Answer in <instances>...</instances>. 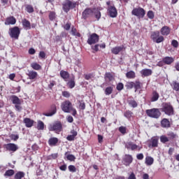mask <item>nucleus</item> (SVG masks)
<instances>
[{"label":"nucleus","instance_id":"obj_62","mask_svg":"<svg viewBox=\"0 0 179 179\" xmlns=\"http://www.w3.org/2000/svg\"><path fill=\"white\" fill-rule=\"evenodd\" d=\"M127 179H136V176L134 172H131Z\"/></svg>","mask_w":179,"mask_h":179},{"label":"nucleus","instance_id":"obj_18","mask_svg":"<svg viewBox=\"0 0 179 179\" xmlns=\"http://www.w3.org/2000/svg\"><path fill=\"white\" fill-rule=\"evenodd\" d=\"M123 50H124V45L115 46L111 49V52L115 55H118V54H120L121 51H123Z\"/></svg>","mask_w":179,"mask_h":179},{"label":"nucleus","instance_id":"obj_23","mask_svg":"<svg viewBox=\"0 0 179 179\" xmlns=\"http://www.w3.org/2000/svg\"><path fill=\"white\" fill-rule=\"evenodd\" d=\"M24 124H25V127H27V128H31L34 124V120H32L29 117H26L24 119Z\"/></svg>","mask_w":179,"mask_h":179},{"label":"nucleus","instance_id":"obj_55","mask_svg":"<svg viewBox=\"0 0 179 179\" xmlns=\"http://www.w3.org/2000/svg\"><path fill=\"white\" fill-rule=\"evenodd\" d=\"M119 131L120 134L125 135V134H127V127H123V126L119 127Z\"/></svg>","mask_w":179,"mask_h":179},{"label":"nucleus","instance_id":"obj_7","mask_svg":"<svg viewBox=\"0 0 179 179\" xmlns=\"http://www.w3.org/2000/svg\"><path fill=\"white\" fill-rule=\"evenodd\" d=\"M131 15L136 16L138 19H143L145 15H146V11L141 7L135 8L132 10Z\"/></svg>","mask_w":179,"mask_h":179},{"label":"nucleus","instance_id":"obj_21","mask_svg":"<svg viewBox=\"0 0 179 179\" xmlns=\"http://www.w3.org/2000/svg\"><path fill=\"white\" fill-rule=\"evenodd\" d=\"M162 62L165 64V65H171L173 62H174V58L172 57H165L162 59Z\"/></svg>","mask_w":179,"mask_h":179},{"label":"nucleus","instance_id":"obj_19","mask_svg":"<svg viewBox=\"0 0 179 179\" xmlns=\"http://www.w3.org/2000/svg\"><path fill=\"white\" fill-rule=\"evenodd\" d=\"M153 73V71L150 69H144L141 71V75L143 77L150 76Z\"/></svg>","mask_w":179,"mask_h":179},{"label":"nucleus","instance_id":"obj_61","mask_svg":"<svg viewBox=\"0 0 179 179\" xmlns=\"http://www.w3.org/2000/svg\"><path fill=\"white\" fill-rule=\"evenodd\" d=\"M99 47H100V45H94V46H92V50H93V51H94L95 52H97L99 51Z\"/></svg>","mask_w":179,"mask_h":179},{"label":"nucleus","instance_id":"obj_36","mask_svg":"<svg viewBox=\"0 0 179 179\" xmlns=\"http://www.w3.org/2000/svg\"><path fill=\"white\" fill-rule=\"evenodd\" d=\"M155 162V159L152 157H145V164L147 166H152L153 163Z\"/></svg>","mask_w":179,"mask_h":179},{"label":"nucleus","instance_id":"obj_51","mask_svg":"<svg viewBox=\"0 0 179 179\" xmlns=\"http://www.w3.org/2000/svg\"><path fill=\"white\" fill-rule=\"evenodd\" d=\"M134 82H128L126 83L125 87L128 90L134 89Z\"/></svg>","mask_w":179,"mask_h":179},{"label":"nucleus","instance_id":"obj_44","mask_svg":"<svg viewBox=\"0 0 179 179\" xmlns=\"http://www.w3.org/2000/svg\"><path fill=\"white\" fill-rule=\"evenodd\" d=\"M37 129H38V131H43L44 122H43V121L41 120L38 121Z\"/></svg>","mask_w":179,"mask_h":179},{"label":"nucleus","instance_id":"obj_46","mask_svg":"<svg viewBox=\"0 0 179 179\" xmlns=\"http://www.w3.org/2000/svg\"><path fill=\"white\" fill-rule=\"evenodd\" d=\"M94 15L96 19V20H100L101 17V12L99 10H96L95 11L94 10Z\"/></svg>","mask_w":179,"mask_h":179},{"label":"nucleus","instance_id":"obj_64","mask_svg":"<svg viewBox=\"0 0 179 179\" xmlns=\"http://www.w3.org/2000/svg\"><path fill=\"white\" fill-rule=\"evenodd\" d=\"M66 120L70 123L73 122V117H72L71 115L67 116Z\"/></svg>","mask_w":179,"mask_h":179},{"label":"nucleus","instance_id":"obj_13","mask_svg":"<svg viewBox=\"0 0 179 179\" xmlns=\"http://www.w3.org/2000/svg\"><path fill=\"white\" fill-rule=\"evenodd\" d=\"M94 10H96V9L90 8H85L82 14L83 18H84L85 20H86L87 17H90L91 16H93Z\"/></svg>","mask_w":179,"mask_h":179},{"label":"nucleus","instance_id":"obj_58","mask_svg":"<svg viewBox=\"0 0 179 179\" xmlns=\"http://www.w3.org/2000/svg\"><path fill=\"white\" fill-rule=\"evenodd\" d=\"M171 45L174 47V48H178V41L177 40H172Z\"/></svg>","mask_w":179,"mask_h":179},{"label":"nucleus","instance_id":"obj_37","mask_svg":"<svg viewBox=\"0 0 179 179\" xmlns=\"http://www.w3.org/2000/svg\"><path fill=\"white\" fill-rule=\"evenodd\" d=\"M31 68L34 69V71H40L41 69V65L37 62H33L31 64Z\"/></svg>","mask_w":179,"mask_h":179},{"label":"nucleus","instance_id":"obj_54","mask_svg":"<svg viewBox=\"0 0 179 179\" xmlns=\"http://www.w3.org/2000/svg\"><path fill=\"white\" fill-rule=\"evenodd\" d=\"M147 16L149 19H155V13L152 10H149L147 13Z\"/></svg>","mask_w":179,"mask_h":179},{"label":"nucleus","instance_id":"obj_47","mask_svg":"<svg viewBox=\"0 0 179 179\" xmlns=\"http://www.w3.org/2000/svg\"><path fill=\"white\" fill-rule=\"evenodd\" d=\"M25 10H27V12H28V13H33V12H34V8H33V6L29 4H27L26 6Z\"/></svg>","mask_w":179,"mask_h":179},{"label":"nucleus","instance_id":"obj_20","mask_svg":"<svg viewBox=\"0 0 179 179\" xmlns=\"http://www.w3.org/2000/svg\"><path fill=\"white\" fill-rule=\"evenodd\" d=\"M10 100L12 101L13 104H15V106L17 104H22V101L16 95H11L10 96Z\"/></svg>","mask_w":179,"mask_h":179},{"label":"nucleus","instance_id":"obj_5","mask_svg":"<svg viewBox=\"0 0 179 179\" xmlns=\"http://www.w3.org/2000/svg\"><path fill=\"white\" fill-rule=\"evenodd\" d=\"M161 110L166 115H174V108L171 103H163Z\"/></svg>","mask_w":179,"mask_h":179},{"label":"nucleus","instance_id":"obj_33","mask_svg":"<svg viewBox=\"0 0 179 179\" xmlns=\"http://www.w3.org/2000/svg\"><path fill=\"white\" fill-rule=\"evenodd\" d=\"M167 136H168V139L171 142H172L173 141H174V139H176V138H177V135L173 131H169L167 134Z\"/></svg>","mask_w":179,"mask_h":179},{"label":"nucleus","instance_id":"obj_48","mask_svg":"<svg viewBox=\"0 0 179 179\" xmlns=\"http://www.w3.org/2000/svg\"><path fill=\"white\" fill-rule=\"evenodd\" d=\"M55 17H57V14L54 11H50L49 13V19L50 20H55Z\"/></svg>","mask_w":179,"mask_h":179},{"label":"nucleus","instance_id":"obj_45","mask_svg":"<svg viewBox=\"0 0 179 179\" xmlns=\"http://www.w3.org/2000/svg\"><path fill=\"white\" fill-rule=\"evenodd\" d=\"M172 87L173 90L176 92H179V83H178L177 81H173L172 83Z\"/></svg>","mask_w":179,"mask_h":179},{"label":"nucleus","instance_id":"obj_52","mask_svg":"<svg viewBox=\"0 0 179 179\" xmlns=\"http://www.w3.org/2000/svg\"><path fill=\"white\" fill-rule=\"evenodd\" d=\"M71 33L73 36H76L77 37H80V33L78 32L76 28L73 27L71 29Z\"/></svg>","mask_w":179,"mask_h":179},{"label":"nucleus","instance_id":"obj_57","mask_svg":"<svg viewBox=\"0 0 179 179\" xmlns=\"http://www.w3.org/2000/svg\"><path fill=\"white\" fill-rule=\"evenodd\" d=\"M15 108L16 111H18V113H20V111H22V110H23V108L22 107V104L15 105Z\"/></svg>","mask_w":179,"mask_h":179},{"label":"nucleus","instance_id":"obj_59","mask_svg":"<svg viewBox=\"0 0 179 179\" xmlns=\"http://www.w3.org/2000/svg\"><path fill=\"white\" fill-rule=\"evenodd\" d=\"M45 52L44 51H41L39 52V58H41V59H45Z\"/></svg>","mask_w":179,"mask_h":179},{"label":"nucleus","instance_id":"obj_49","mask_svg":"<svg viewBox=\"0 0 179 179\" xmlns=\"http://www.w3.org/2000/svg\"><path fill=\"white\" fill-rule=\"evenodd\" d=\"M134 114V113H132V111L131 110H127L126 112H124V116L127 118L128 120L131 119V117H132V115Z\"/></svg>","mask_w":179,"mask_h":179},{"label":"nucleus","instance_id":"obj_50","mask_svg":"<svg viewBox=\"0 0 179 179\" xmlns=\"http://www.w3.org/2000/svg\"><path fill=\"white\" fill-rule=\"evenodd\" d=\"M116 90L118 92H121V90H124V83H118L116 85Z\"/></svg>","mask_w":179,"mask_h":179},{"label":"nucleus","instance_id":"obj_8","mask_svg":"<svg viewBox=\"0 0 179 179\" xmlns=\"http://www.w3.org/2000/svg\"><path fill=\"white\" fill-rule=\"evenodd\" d=\"M150 37L151 40H152L154 43H157V44L163 43V41H164V36H160V31H159L152 32Z\"/></svg>","mask_w":179,"mask_h":179},{"label":"nucleus","instance_id":"obj_30","mask_svg":"<svg viewBox=\"0 0 179 179\" xmlns=\"http://www.w3.org/2000/svg\"><path fill=\"white\" fill-rule=\"evenodd\" d=\"M104 79L108 80V82H112V80H114V76H113V73L107 72L105 73Z\"/></svg>","mask_w":179,"mask_h":179},{"label":"nucleus","instance_id":"obj_29","mask_svg":"<svg viewBox=\"0 0 179 179\" xmlns=\"http://www.w3.org/2000/svg\"><path fill=\"white\" fill-rule=\"evenodd\" d=\"M160 31L162 36H169V34H170V27L164 26L161 29Z\"/></svg>","mask_w":179,"mask_h":179},{"label":"nucleus","instance_id":"obj_28","mask_svg":"<svg viewBox=\"0 0 179 179\" xmlns=\"http://www.w3.org/2000/svg\"><path fill=\"white\" fill-rule=\"evenodd\" d=\"M27 75L31 80L36 79L38 76L37 72L34 71H29Z\"/></svg>","mask_w":179,"mask_h":179},{"label":"nucleus","instance_id":"obj_11","mask_svg":"<svg viewBox=\"0 0 179 179\" xmlns=\"http://www.w3.org/2000/svg\"><path fill=\"white\" fill-rule=\"evenodd\" d=\"M49 131L61 132L62 131V123L59 121L55 122L49 128Z\"/></svg>","mask_w":179,"mask_h":179},{"label":"nucleus","instance_id":"obj_4","mask_svg":"<svg viewBox=\"0 0 179 179\" xmlns=\"http://www.w3.org/2000/svg\"><path fill=\"white\" fill-rule=\"evenodd\" d=\"M145 114H147L148 117H150V118H160L162 115V112H160V110L157 108H153L152 109H147L145 110Z\"/></svg>","mask_w":179,"mask_h":179},{"label":"nucleus","instance_id":"obj_53","mask_svg":"<svg viewBox=\"0 0 179 179\" xmlns=\"http://www.w3.org/2000/svg\"><path fill=\"white\" fill-rule=\"evenodd\" d=\"M68 169L70 173H76V166H75V165H69Z\"/></svg>","mask_w":179,"mask_h":179},{"label":"nucleus","instance_id":"obj_16","mask_svg":"<svg viewBox=\"0 0 179 179\" xmlns=\"http://www.w3.org/2000/svg\"><path fill=\"white\" fill-rule=\"evenodd\" d=\"M60 77L62 79L64 80V82H68V79H69L71 75L68 71L62 70L59 73Z\"/></svg>","mask_w":179,"mask_h":179},{"label":"nucleus","instance_id":"obj_1","mask_svg":"<svg viewBox=\"0 0 179 179\" xmlns=\"http://www.w3.org/2000/svg\"><path fill=\"white\" fill-rule=\"evenodd\" d=\"M61 108L64 113H71V111H72V115H73V117L76 116V114H78V111L73 108L70 101H64L61 105Z\"/></svg>","mask_w":179,"mask_h":179},{"label":"nucleus","instance_id":"obj_17","mask_svg":"<svg viewBox=\"0 0 179 179\" xmlns=\"http://www.w3.org/2000/svg\"><path fill=\"white\" fill-rule=\"evenodd\" d=\"M4 24L6 26H9L10 24H16V18H15L13 16L8 17L6 19Z\"/></svg>","mask_w":179,"mask_h":179},{"label":"nucleus","instance_id":"obj_35","mask_svg":"<svg viewBox=\"0 0 179 179\" xmlns=\"http://www.w3.org/2000/svg\"><path fill=\"white\" fill-rule=\"evenodd\" d=\"M24 176H26V174L24 173V172L23 171H18L15 173L14 178L15 179H22V178H24Z\"/></svg>","mask_w":179,"mask_h":179},{"label":"nucleus","instance_id":"obj_25","mask_svg":"<svg viewBox=\"0 0 179 179\" xmlns=\"http://www.w3.org/2000/svg\"><path fill=\"white\" fill-rule=\"evenodd\" d=\"M161 125L162 128H170L171 127V124H170V120L167 118H164L161 121Z\"/></svg>","mask_w":179,"mask_h":179},{"label":"nucleus","instance_id":"obj_12","mask_svg":"<svg viewBox=\"0 0 179 179\" xmlns=\"http://www.w3.org/2000/svg\"><path fill=\"white\" fill-rule=\"evenodd\" d=\"M55 114H57V105L53 103L50 105L48 111L43 113V115H45V117H52V115H55Z\"/></svg>","mask_w":179,"mask_h":179},{"label":"nucleus","instance_id":"obj_31","mask_svg":"<svg viewBox=\"0 0 179 179\" xmlns=\"http://www.w3.org/2000/svg\"><path fill=\"white\" fill-rule=\"evenodd\" d=\"M126 78H127V79H135V78H136V74L135 73V71H129L126 73Z\"/></svg>","mask_w":179,"mask_h":179},{"label":"nucleus","instance_id":"obj_22","mask_svg":"<svg viewBox=\"0 0 179 179\" xmlns=\"http://www.w3.org/2000/svg\"><path fill=\"white\" fill-rule=\"evenodd\" d=\"M159 97L160 94H159V92H157V91H153L150 98V101L152 103H155V101H157V100H159Z\"/></svg>","mask_w":179,"mask_h":179},{"label":"nucleus","instance_id":"obj_26","mask_svg":"<svg viewBox=\"0 0 179 179\" xmlns=\"http://www.w3.org/2000/svg\"><path fill=\"white\" fill-rule=\"evenodd\" d=\"M22 23L24 29H26V30H30V29H31V24L30 23V21L27 19H24L22 21Z\"/></svg>","mask_w":179,"mask_h":179},{"label":"nucleus","instance_id":"obj_34","mask_svg":"<svg viewBox=\"0 0 179 179\" xmlns=\"http://www.w3.org/2000/svg\"><path fill=\"white\" fill-rule=\"evenodd\" d=\"M127 103L130 107H132L133 108H136L138 107V102L135 101V99H130L127 101Z\"/></svg>","mask_w":179,"mask_h":179},{"label":"nucleus","instance_id":"obj_39","mask_svg":"<svg viewBox=\"0 0 179 179\" xmlns=\"http://www.w3.org/2000/svg\"><path fill=\"white\" fill-rule=\"evenodd\" d=\"M134 87L136 92V90H139V89H141V87H142V83H141V81H139V80H137L134 82Z\"/></svg>","mask_w":179,"mask_h":179},{"label":"nucleus","instance_id":"obj_42","mask_svg":"<svg viewBox=\"0 0 179 179\" xmlns=\"http://www.w3.org/2000/svg\"><path fill=\"white\" fill-rule=\"evenodd\" d=\"M55 159H58V153L51 154L46 157V160H55Z\"/></svg>","mask_w":179,"mask_h":179},{"label":"nucleus","instance_id":"obj_32","mask_svg":"<svg viewBox=\"0 0 179 179\" xmlns=\"http://www.w3.org/2000/svg\"><path fill=\"white\" fill-rule=\"evenodd\" d=\"M75 76H73L70 80L67 83V86H69V89H73L75 87Z\"/></svg>","mask_w":179,"mask_h":179},{"label":"nucleus","instance_id":"obj_24","mask_svg":"<svg viewBox=\"0 0 179 179\" xmlns=\"http://www.w3.org/2000/svg\"><path fill=\"white\" fill-rule=\"evenodd\" d=\"M58 141H59L58 138L51 137L50 138H49L48 143L49 146H57Z\"/></svg>","mask_w":179,"mask_h":179},{"label":"nucleus","instance_id":"obj_41","mask_svg":"<svg viewBox=\"0 0 179 179\" xmlns=\"http://www.w3.org/2000/svg\"><path fill=\"white\" fill-rule=\"evenodd\" d=\"M64 156L66 157L67 160L70 162H75L76 160V157L73 155H68V152H65Z\"/></svg>","mask_w":179,"mask_h":179},{"label":"nucleus","instance_id":"obj_14","mask_svg":"<svg viewBox=\"0 0 179 179\" xmlns=\"http://www.w3.org/2000/svg\"><path fill=\"white\" fill-rule=\"evenodd\" d=\"M134 162V157H132V155L126 154L123 159H122V163L124 166H129Z\"/></svg>","mask_w":179,"mask_h":179},{"label":"nucleus","instance_id":"obj_9","mask_svg":"<svg viewBox=\"0 0 179 179\" xmlns=\"http://www.w3.org/2000/svg\"><path fill=\"white\" fill-rule=\"evenodd\" d=\"M3 148L7 152H11L12 153H15L19 150L17 145L12 143L4 144Z\"/></svg>","mask_w":179,"mask_h":179},{"label":"nucleus","instance_id":"obj_3","mask_svg":"<svg viewBox=\"0 0 179 179\" xmlns=\"http://www.w3.org/2000/svg\"><path fill=\"white\" fill-rule=\"evenodd\" d=\"M76 8V2L71 0H64L62 3V9L64 12L68 13L71 9H75Z\"/></svg>","mask_w":179,"mask_h":179},{"label":"nucleus","instance_id":"obj_38","mask_svg":"<svg viewBox=\"0 0 179 179\" xmlns=\"http://www.w3.org/2000/svg\"><path fill=\"white\" fill-rule=\"evenodd\" d=\"M113 91H114V87L109 86L105 89L104 93L106 96H110V94H112Z\"/></svg>","mask_w":179,"mask_h":179},{"label":"nucleus","instance_id":"obj_6","mask_svg":"<svg viewBox=\"0 0 179 179\" xmlns=\"http://www.w3.org/2000/svg\"><path fill=\"white\" fill-rule=\"evenodd\" d=\"M8 34L11 38L14 40H19L20 36V28L19 27H14L9 29Z\"/></svg>","mask_w":179,"mask_h":179},{"label":"nucleus","instance_id":"obj_27","mask_svg":"<svg viewBox=\"0 0 179 179\" xmlns=\"http://www.w3.org/2000/svg\"><path fill=\"white\" fill-rule=\"evenodd\" d=\"M125 148L127 149H131V150H136V149H138V145L132 143V142H128L125 144Z\"/></svg>","mask_w":179,"mask_h":179},{"label":"nucleus","instance_id":"obj_60","mask_svg":"<svg viewBox=\"0 0 179 179\" xmlns=\"http://www.w3.org/2000/svg\"><path fill=\"white\" fill-rule=\"evenodd\" d=\"M80 110H85L86 108V103L85 102H80Z\"/></svg>","mask_w":179,"mask_h":179},{"label":"nucleus","instance_id":"obj_40","mask_svg":"<svg viewBox=\"0 0 179 179\" xmlns=\"http://www.w3.org/2000/svg\"><path fill=\"white\" fill-rule=\"evenodd\" d=\"M15 175V170L8 169L4 173V177H12V176Z\"/></svg>","mask_w":179,"mask_h":179},{"label":"nucleus","instance_id":"obj_15","mask_svg":"<svg viewBox=\"0 0 179 179\" xmlns=\"http://www.w3.org/2000/svg\"><path fill=\"white\" fill-rule=\"evenodd\" d=\"M157 148L159 146V138L152 137L150 141L149 148Z\"/></svg>","mask_w":179,"mask_h":179},{"label":"nucleus","instance_id":"obj_56","mask_svg":"<svg viewBox=\"0 0 179 179\" xmlns=\"http://www.w3.org/2000/svg\"><path fill=\"white\" fill-rule=\"evenodd\" d=\"M62 96L63 97H66V99H69L71 97V93L68 91H63Z\"/></svg>","mask_w":179,"mask_h":179},{"label":"nucleus","instance_id":"obj_10","mask_svg":"<svg viewBox=\"0 0 179 179\" xmlns=\"http://www.w3.org/2000/svg\"><path fill=\"white\" fill-rule=\"evenodd\" d=\"M99 40H100V36L97 34L94 33L89 36L87 43L90 45H92L96 44V43H99Z\"/></svg>","mask_w":179,"mask_h":179},{"label":"nucleus","instance_id":"obj_43","mask_svg":"<svg viewBox=\"0 0 179 179\" xmlns=\"http://www.w3.org/2000/svg\"><path fill=\"white\" fill-rule=\"evenodd\" d=\"M160 142L162 143H167V142H170V140H169V137L166 135H162L160 136Z\"/></svg>","mask_w":179,"mask_h":179},{"label":"nucleus","instance_id":"obj_2","mask_svg":"<svg viewBox=\"0 0 179 179\" xmlns=\"http://www.w3.org/2000/svg\"><path fill=\"white\" fill-rule=\"evenodd\" d=\"M107 5V14L110 17H117L118 16V11L117 10V8L114 5V3L111 1H106Z\"/></svg>","mask_w":179,"mask_h":179},{"label":"nucleus","instance_id":"obj_63","mask_svg":"<svg viewBox=\"0 0 179 179\" xmlns=\"http://www.w3.org/2000/svg\"><path fill=\"white\" fill-rule=\"evenodd\" d=\"M143 157H144V156L142 153L138 154L136 155V158L138 160H143Z\"/></svg>","mask_w":179,"mask_h":179}]
</instances>
